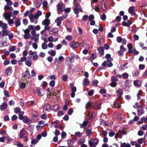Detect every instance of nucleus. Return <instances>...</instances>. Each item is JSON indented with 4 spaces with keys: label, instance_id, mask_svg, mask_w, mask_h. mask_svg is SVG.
<instances>
[{
    "label": "nucleus",
    "instance_id": "nucleus-26",
    "mask_svg": "<svg viewBox=\"0 0 147 147\" xmlns=\"http://www.w3.org/2000/svg\"><path fill=\"white\" fill-rule=\"evenodd\" d=\"M20 21V19L19 18H16L15 20V24L16 26H19L20 25L21 23Z\"/></svg>",
    "mask_w": 147,
    "mask_h": 147
},
{
    "label": "nucleus",
    "instance_id": "nucleus-14",
    "mask_svg": "<svg viewBox=\"0 0 147 147\" xmlns=\"http://www.w3.org/2000/svg\"><path fill=\"white\" fill-rule=\"evenodd\" d=\"M3 15L6 20L10 19L11 17V14L8 13H4L3 14Z\"/></svg>",
    "mask_w": 147,
    "mask_h": 147
},
{
    "label": "nucleus",
    "instance_id": "nucleus-45",
    "mask_svg": "<svg viewBox=\"0 0 147 147\" xmlns=\"http://www.w3.org/2000/svg\"><path fill=\"white\" fill-rule=\"evenodd\" d=\"M145 139V138H140L138 140V142L140 144H142L143 142H144Z\"/></svg>",
    "mask_w": 147,
    "mask_h": 147
},
{
    "label": "nucleus",
    "instance_id": "nucleus-55",
    "mask_svg": "<svg viewBox=\"0 0 147 147\" xmlns=\"http://www.w3.org/2000/svg\"><path fill=\"white\" fill-rule=\"evenodd\" d=\"M122 38L120 36H118L117 38V41L119 43H121L122 40Z\"/></svg>",
    "mask_w": 147,
    "mask_h": 147
},
{
    "label": "nucleus",
    "instance_id": "nucleus-15",
    "mask_svg": "<svg viewBox=\"0 0 147 147\" xmlns=\"http://www.w3.org/2000/svg\"><path fill=\"white\" fill-rule=\"evenodd\" d=\"M8 5H6L4 7V10H8L10 12H11L13 10V8Z\"/></svg>",
    "mask_w": 147,
    "mask_h": 147
},
{
    "label": "nucleus",
    "instance_id": "nucleus-40",
    "mask_svg": "<svg viewBox=\"0 0 147 147\" xmlns=\"http://www.w3.org/2000/svg\"><path fill=\"white\" fill-rule=\"evenodd\" d=\"M53 108L54 111H57L59 108V106L58 104H56L53 107Z\"/></svg>",
    "mask_w": 147,
    "mask_h": 147
},
{
    "label": "nucleus",
    "instance_id": "nucleus-13",
    "mask_svg": "<svg viewBox=\"0 0 147 147\" xmlns=\"http://www.w3.org/2000/svg\"><path fill=\"white\" fill-rule=\"evenodd\" d=\"M0 27L3 29H6L7 28V26L6 24L3 23L2 21H0Z\"/></svg>",
    "mask_w": 147,
    "mask_h": 147
},
{
    "label": "nucleus",
    "instance_id": "nucleus-18",
    "mask_svg": "<svg viewBox=\"0 0 147 147\" xmlns=\"http://www.w3.org/2000/svg\"><path fill=\"white\" fill-rule=\"evenodd\" d=\"M42 23L43 25H49L50 24V21L49 19H46L42 21Z\"/></svg>",
    "mask_w": 147,
    "mask_h": 147
},
{
    "label": "nucleus",
    "instance_id": "nucleus-12",
    "mask_svg": "<svg viewBox=\"0 0 147 147\" xmlns=\"http://www.w3.org/2000/svg\"><path fill=\"white\" fill-rule=\"evenodd\" d=\"M105 57L107 59V61L108 63L107 67H110V55L107 54L105 56Z\"/></svg>",
    "mask_w": 147,
    "mask_h": 147
},
{
    "label": "nucleus",
    "instance_id": "nucleus-29",
    "mask_svg": "<svg viewBox=\"0 0 147 147\" xmlns=\"http://www.w3.org/2000/svg\"><path fill=\"white\" fill-rule=\"evenodd\" d=\"M135 8L134 6L130 7L128 9V12L130 13H134Z\"/></svg>",
    "mask_w": 147,
    "mask_h": 147
},
{
    "label": "nucleus",
    "instance_id": "nucleus-6",
    "mask_svg": "<svg viewBox=\"0 0 147 147\" xmlns=\"http://www.w3.org/2000/svg\"><path fill=\"white\" fill-rule=\"evenodd\" d=\"M70 47L73 49L77 48L79 46V44L78 42L73 41L71 42L69 44Z\"/></svg>",
    "mask_w": 147,
    "mask_h": 147
},
{
    "label": "nucleus",
    "instance_id": "nucleus-59",
    "mask_svg": "<svg viewBox=\"0 0 147 147\" xmlns=\"http://www.w3.org/2000/svg\"><path fill=\"white\" fill-rule=\"evenodd\" d=\"M91 107V103L90 102H88L86 105L85 108L86 109H87Z\"/></svg>",
    "mask_w": 147,
    "mask_h": 147
},
{
    "label": "nucleus",
    "instance_id": "nucleus-34",
    "mask_svg": "<svg viewBox=\"0 0 147 147\" xmlns=\"http://www.w3.org/2000/svg\"><path fill=\"white\" fill-rule=\"evenodd\" d=\"M139 73V71L138 70H134L132 73V75L133 76H138Z\"/></svg>",
    "mask_w": 147,
    "mask_h": 147
},
{
    "label": "nucleus",
    "instance_id": "nucleus-3",
    "mask_svg": "<svg viewBox=\"0 0 147 147\" xmlns=\"http://www.w3.org/2000/svg\"><path fill=\"white\" fill-rule=\"evenodd\" d=\"M99 140L97 138H95L93 140L91 139L88 141V144L91 147L96 146L98 144Z\"/></svg>",
    "mask_w": 147,
    "mask_h": 147
},
{
    "label": "nucleus",
    "instance_id": "nucleus-23",
    "mask_svg": "<svg viewBox=\"0 0 147 147\" xmlns=\"http://www.w3.org/2000/svg\"><path fill=\"white\" fill-rule=\"evenodd\" d=\"M42 14V12L38 10V11L36 14L35 15V19H37L39 17L41 16Z\"/></svg>",
    "mask_w": 147,
    "mask_h": 147
},
{
    "label": "nucleus",
    "instance_id": "nucleus-32",
    "mask_svg": "<svg viewBox=\"0 0 147 147\" xmlns=\"http://www.w3.org/2000/svg\"><path fill=\"white\" fill-rule=\"evenodd\" d=\"M107 4L106 2H104L101 4V8L103 11H105L107 9Z\"/></svg>",
    "mask_w": 147,
    "mask_h": 147
},
{
    "label": "nucleus",
    "instance_id": "nucleus-31",
    "mask_svg": "<svg viewBox=\"0 0 147 147\" xmlns=\"http://www.w3.org/2000/svg\"><path fill=\"white\" fill-rule=\"evenodd\" d=\"M24 114V112L23 111H22L19 114L18 117L20 119L23 120L24 118L25 117H24L23 116Z\"/></svg>",
    "mask_w": 147,
    "mask_h": 147
},
{
    "label": "nucleus",
    "instance_id": "nucleus-30",
    "mask_svg": "<svg viewBox=\"0 0 147 147\" xmlns=\"http://www.w3.org/2000/svg\"><path fill=\"white\" fill-rule=\"evenodd\" d=\"M129 53L132 54L134 55H137L139 53V52L137 51L135 49H132L131 53L129 52Z\"/></svg>",
    "mask_w": 147,
    "mask_h": 147
},
{
    "label": "nucleus",
    "instance_id": "nucleus-57",
    "mask_svg": "<svg viewBox=\"0 0 147 147\" xmlns=\"http://www.w3.org/2000/svg\"><path fill=\"white\" fill-rule=\"evenodd\" d=\"M141 129L143 130H147V125L146 124L143 125L141 127Z\"/></svg>",
    "mask_w": 147,
    "mask_h": 147
},
{
    "label": "nucleus",
    "instance_id": "nucleus-49",
    "mask_svg": "<svg viewBox=\"0 0 147 147\" xmlns=\"http://www.w3.org/2000/svg\"><path fill=\"white\" fill-rule=\"evenodd\" d=\"M30 34H26L24 35V37L25 39H27L30 38Z\"/></svg>",
    "mask_w": 147,
    "mask_h": 147
},
{
    "label": "nucleus",
    "instance_id": "nucleus-21",
    "mask_svg": "<svg viewBox=\"0 0 147 147\" xmlns=\"http://www.w3.org/2000/svg\"><path fill=\"white\" fill-rule=\"evenodd\" d=\"M89 84V80L87 78H84V83L83 85L84 86H86Z\"/></svg>",
    "mask_w": 147,
    "mask_h": 147
},
{
    "label": "nucleus",
    "instance_id": "nucleus-35",
    "mask_svg": "<svg viewBox=\"0 0 147 147\" xmlns=\"http://www.w3.org/2000/svg\"><path fill=\"white\" fill-rule=\"evenodd\" d=\"M5 138L6 140V142L7 143H9L13 140V139L9 136L5 137Z\"/></svg>",
    "mask_w": 147,
    "mask_h": 147
},
{
    "label": "nucleus",
    "instance_id": "nucleus-16",
    "mask_svg": "<svg viewBox=\"0 0 147 147\" xmlns=\"http://www.w3.org/2000/svg\"><path fill=\"white\" fill-rule=\"evenodd\" d=\"M23 120V121L24 123H26L28 124H29L30 123V119L26 116L25 117Z\"/></svg>",
    "mask_w": 147,
    "mask_h": 147
},
{
    "label": "nucleus",
    "instance_id": "nucleus-43",
    "mask_svg": "<svg viewBox=\"0 0 147 147\" xmlns=\"http://www.w3.org/2000/svg\"><path fill=\"white\" fill-rule=\"evenodd\" d=\"M92 133V131L91 129H88L86 130V134L87 136H89Z\"/></svg>",
    "mask_w": 147,
    "mask_h": 147
},
{
    "label": "nucleus",
    "instance_id": "nucleus-38",
    "mask_svg": "<svg viewBox=\"0 0 147 147\" xmlns=\"http://www.w3.org/2000/svg\"><path fill=\"white\" fill-rule=\"evenodd\" d=\"M101 104L99 103L97 105L93 107V108L95 110L99 109H100Z\"/></svg>",
    "mask_w": 147,
    "mask_h": 147
},
{
    "label": "nucleus",
    "instance_id": "nucleus-11",
    "mask_svg": "<svg viewBox=\"0 0 147 147\" xmlns=\"http://www.w3.org/2000/svg\"><path fill=\"white\" fill-rule=\"evenodd\" d=\"M97 50L98 52V54L102 55H103L104 54V48L102 47H100L98 48Z\"/></svg>",
    "mask_w": 147,
    "mask_h": 147
},
{
    "label": "nucleus",
    "instance_id": "nucleus-20",
    "mask_svg": "<svg viewBox=\"0 0 147 147\" xmlns=\"http://www.w3.org/2000/svg\"><path fill=\"white\" fill-rule=\"evenodd\" d=\"M2 32L3 35V37L5 36H8L10 32L8 30L5 29L2 30Z\"/></svg>",
    "mask_w": 147,
    "mask_h": 147
},
{
    "label": "nucleus",
    "instance_id": "nucleus-28",
    "mask_svg": "<svg viewBox=\"0 0 147 147\" xmlns=\"http://www.w3.org/2000/svg\"><path fill=\"white\" fill-rule=\"evenodd\" d=\"M35 15H34L33 14H30L29 16V18L30 19V21L31 22H33L34 21V18L35 19Z\"/></svg>",
    "mask_w": 147,
    "mask_h": 147
},
{
    "label": "nucleus",
    "instance_id": "nucleus-48",
    "mask_svg": "<svg viewBox=\"0 0 147 147\" xmlns=\"http://www.w3.org/2000/svg\"><path fill=\"white\" fill-rule=\"evenodd\" d=\"M145 65L144 64H140L139 65V68L140 70H143L145 68Z\"/></svg>",
    "mask_w": 147,
    "mask_h": 147
},
{
    "label": "nucleus",
    "instance_id": "nucleus-39",
    "mask_svg": "<svg viewBox=\"0 0 147 147\" xmlns=\"http://www.w3.org/2000/svg\"><path fill=\"white\" fill-rule=\"evenodd\" d=\"M11 67H8L5 70V72L7 75L11 73Z\"/></svg>",
    "mask_w": 147,
    "mask_h": 147
},
{
    "label": "nucleus",
    "instance_id": "nucleus-58",
    "mask_svg": "<svg viewBox=\"0 0 147 147\" xmlns=\"http://www.w3.org/2000/svg\"><path fill=\"white\" fill-rule=\"evenodd\" d=\"M47 82L45 81H43L41 84V86L42 87H45L47 86Z\"/></svg>",
    "mask_w": 147,
    "mask_h": 147
},
{
    "label": "nucleus",
    "instance_id": "nucleus-27",
    "mask_svg": "<svg viewBox=\"0 0 147 147\" xmlns=\"http://www.w3.org/2000/svg\"><path fill=\"white\" fill-rule=\"evenodd\" d=\"M127 47L128 49V52L131 53L132 51V49L133 48V46L132 44L130 43H129L127 45Z\"/></svg>",
    "mask_w": 147,
    "mask_h": 147
},
{
    "label": "nucleus",
    "instance_id": "nucleus-1",
    "mask_svg": "<svg viewBox=\"0 0 147 147\" xmlns=\"http://www.w3.org/2000/svg\"><path fill=\"white\" fill-rule=\"evenodd\" d=\"M36 31L34 30H32L31 32V34L32 37L31 39L32 40H34V41L36 42L38 40L39 35L38 34H36Z\"/></svg>",
    "mask_w": 147,
    "mask_h": 147
},
{
    "label": "nucleus",
    "instance_id": "nucleus-52",
    "mask_svg": "<svg viewBox=\"0 0 147 147\" xmlns=\"http://www.w3.org/2000/svg\"><path fill=\"white\" fill-rule=\"evenodd\" d=\"M138 115H141L144 113V111L142 109H138Z\"/></svg>",
    "mask_w": 147,
    "mask_h": 147
},
{
    "label": "nucleus",
    "instance_id": "nucleus-53",
    "mask_svg": "<svg viewBox=\"0 0 147 147\" xmlns=\"http://www.w3.org/2000/svg\"><path fill=\"white\" fill-rule=\"evenodd\" d=\"M55 82L54 81L52 80L50 81L49 83V85L52 87H53L55 86Z\"/></svg>",
    "mask_w": 147,
    "mask_h": 147
},
{
    "label": "nucleus",
    "instance_id": "nucleus-62",
    "mask_svg": "<svg viewBox=\"0 0 147 147\" xmlns=\"http://www.w3.org/2000/svg\"><path fill=\"white\" fill-rule=\"evenodd\" d=\"M95 116V114L93 113H91L90 117L89 118L91 120H93L94 119Z\"/></svg>",
    "mask_w": 147,
    "mask_h": 147
},
{
    "label": "nucleus",
    "instance_id": "nucleus-4",
    "mask_svg": "<svg viewBox=\"0 0 147 147\" xmlns=\"http://www.w3.org/2000/svg\"><path fill=\"white\" fill-rule=\"evenodd\" d=\"M20 138L23 139L26 142H27L28 141V139L27 138V136L25 134V131L24 129H22L20 131Z\"/></svg>",
    "mask_w": 147,
    "mask_h": 147
},
{
    "label": "nucleus",
    "instance_id": "nucleus-63",
    "mask_svg": "<svg viewBox=\"0 0 147 147\" xmlns=\"http://www.w3.org/2000/svg\"><path fill=\"white\" fill-rule=\"evenodd\" d=\"M94 18V16L92 15H90L89 16L88 18L89 21H90L92 20H93V19Z\"/></svg>",
    "mask_w": 147,
    "mask_h": 147
},
{
    "label": "nucleus",
    "instance_id": "nucleus-56",
    "mask_svg": "<svg viewBox=\"0 0 147 147\" xmlns=\"http://www.w3.org/2000/svg\"><path fill=\"white\" fill-rule=\"evenodd\" d=\"M47 45L45 43H43L42 45V48L43 49H47Z\"/></svg>",
    "mask_w": 147,
    "mask_h": 147
},
{
    "label": "nucleus",
    "instance_id": "nucleus-42",
    "mask_svg": "<svg viewBox=\"0 0 147 147\" xmlns=\"http://www.w3.org/2000/svg\"><path fill=\"white\" fill-rule=\"evenodd\" d=\"M48 53L49 54L52 56H54L56 55V52L52 50L51 51H49Z\"/></svg>",
    "mask_w": 147,
    "mask_h": 147
},
{
    "label": "nucleus",
    "instance_id": "nucleus-22",
    "mask_svg": "<svg viewBox=\"0 0 147 147\" xmlns=\"http://www.w3.org/2000/svg\"><path fill=\"white\" fill-rule=\"evenodd\" d=\"M142 90H140L137 94V97L138 99L140 100L142 97H143V96L142 95Z\"/></svg>",
    "mask_w": 147,
    "mask_h": 147
},
{
    "label": "nucleus",
    "instance_id": "nucleus-5",
    "mask_svg": "<svg viewBox=\"0 0 147 147\" xmlns=\"http://www.w3.org/2000/svg\"><path fill=\"white\" fill-rule=\"evenodd\" d=\"M112 82L111 83V86L114 87L117 85L116 82L118 81V79L116 76H113L111 79Z\"/></svg>",
    "mask_w": 147,
    "mask_h": 147
},
{
    "label": "nucleus",
    "instance_id": "nucleus-54",
    "mask_svg": "<svg viewBox=\"0 0 147 147\" xmlns=\"http://www.w3.org/2000/svg\"><path fill=\"white\" fill-rule=\"evenodd\" d=\"M87 121H85L83 122L82 124H81L80 125V128H81L83 127L86 126L87 124Z\"/></svg>",
    "mask_w": 147,
    "mask_h": 147
},
{
    "label": "nucleus",
    "instance_id": "nucleus-60",
    "mask_svg": "<svg viewBox=\"0 0 147 147\" xmlns=\"http://www.w3.org/2000/svg\"><path fill=\"white\" fill-rule=\"evenodd\" d=\"M5 1L6 2L7 5H8L10 6H11L12 5V2L10 0H6Z\"/></svg>",
    "mask_w": 147,
    "mask_h": 147
},
{
    "label": "nucleus",
    "instance_id": "nucleus-41",
    "mask_svg": "<svg viewBox=\"0 0 147 147\" xmlns=\"http://www.w3.org/2000/svg\"><path fill=\"white\" fill-rule=\"evenodd\" d=\"M121 146V147H131L129 144H126L125 143H123L122 144Z\"/></svg>",
    "mask_w": 147,
    "mask_h": 147
},
{
    "label": "nucleus",
    "instance_id": "nucleus-10",
    "mask_svg": "<svg viewBox=\"0 0 147 147\" xmlns=\"http://www.w3.org/2000/svg\"><path fill=\"white\" fill-rule=\"evenodd\" d=\"M7 107V104L6 102H4L2 103L0 106V109L1 111L6 109Z\"/></svg>",
    "mask_w": 147,
    "mask_h": 147
},
{
    "label": "nucleus",
    "instance_id": "nucleus-19",
    "mask_svg": "<svg viewBox=\"0 0 147 147\" xmlns=\"http://www.w3.org/2000/svg\"><path fill=\"white\" fill-rule=\"evenodd\" d=\"M25 64L28 67H30L31 66L32 63L31 61V59H28L25 62Z\"/></svg>",
    "mask_w": 147,
    "mask_h": 147
},
{
    "label": "nucleus",
    "instance_id": "nucleus-61",
    "mask_svg": "<svg viewBox=\"0 0 147 147\" xmlns=\"http://www.w3.org/2000/svg\"><path fill=\"white\" fill-rule=\"evenodd\" d=\"M94 9L95 11L97 12H98L99 11L100 9L99 7V5H97L95 6Z\"/></svg>",
    "mask_w": 147,
    "mask_h": 147
},
{
    "label": "nucleus",
    "instance_id": "nucleus-36",
    "mask_svg": "<svg viewBox=\"0 0 147 147\" xmlns=\"http://www.w3.org/2000/svg\"><path fill=\"white\" fill-rule=\"evenodd\" d=\"M74 12L75 14H78V11H80L82 12V10L80 8L78 7V8H75L74 9Z\"/></svg>",
    "mask_w": 147,
    "mask_h": 147
},
{
    "label": "nucleus",
    "instance_id": "nucleus-33",
    "mask_svg": "<svg viewBox=\"0 0 147 147\" xmlns=\"http://www.w3.org/2000/svg\"><path fill=\"white\" fill-rule=\"evenodd\" d=\"M74 135L76 137H80L82 135V133L79 131H76Z\"/></svg>",
    "mask_w": 147,
    "mask_h": 147
},
{
    "label": "nucleus",
    "instance_id": "nucleus-37",
    "mask_svg": "<svg viewBox=\"0 0 147 147\" xmlns=\"http://www.w3.org/2000/svg\"><path fill=\"white\" fill-rule=\"evenodd\" d=\"M47 79L48 80H55L56 77L54 75H52L50 76H49L47 77Z\"/></svg>",
    "mask_w": 147,
    "mask_h": 147
},
{
    "label": "nucleus",
    "instance_id": "nucleus-64",
    "mask_svg": "<svg viewBox=\"0 0 147 147\" xmlns=\"http://www.w3.org/2000/svg\"><path fill=\"white\" fill-rule=\"evenodd\" d=\"M7 21H8L9 24L10 25L13 24V21L12 19H9Z\"/></svg>",
    "mask_w": 147,
    "mask_h": 147
},
{
    "label": "nucleus",
    "instance_id": "nucleus-51",
    "mask_svg": "<svg viewBox=\"0 0 147 147\" xmlns=\"http://www.w3.org/2000/svg\"><path fill=\"white\" fill-rule=\"evenodd\" d=\"M21 111V109L19 107H17L14 109V112L16 113H20Z\"/></svg>",
    "mask_w": 147,
    "mask_h": 147
},
{
    "label": "nucleus",
    "instance_id": "nucleus-2",
    "mask_svg": "<svg viewBox=\"0 0 147 147\" xmlns=\"http://www.w3.org/2000/svg\"><path fill=\"white\" fill-rule=\"evenodd\" d=\"M57 12L59 14H61L60 11H63L65 8V5L63 3H59L57 5Z\"/></svg>",
    "mask_w": 147,
    "mask_h": 147
},
{
    "label": "nucleus",
    "instance_id": "nucleus-47",
    "mask_svg": "<svg viewBox=\"0 0 147 147\" xmlns=\"http://www.w3.org/2000/svg\"><path fill=\"white\" fill-rule=\"evenodd\" d=\"M123 77L125 79L129 77V75L126 73H124L122 74Z\"/></svg>",
    "mask_w": 147,
    "mask_h": 147
},
{
    "label": "nucleus",
    "instance_id": "nucleus-9",
    "mask_svg": "<svg viewBox=\"0 0 147 147\" xmlns=\"http://www.w3.org/2000/svg\"><path fill=\"white\" fill-rule=\"evenodd\" d=\"M116 93L118 97H121L123 94V90L121 88L119 89L116 91Z\"/></svg>",
    "mask_w": 147,
    "mask_h": 147
},
{
    "label": "nucleus",
    "instance_id": "nucleus-25",
    "mask_svg": "<svg viewBox=\"0 0 147 147\" xmlns=\"http://www.w3.org/2000/svg\"><path fill=\"white\" fill-rule=\"evenodd\" d=\"M31 76L29 73L28 69H27L25 72V74L24 75V77L26 78H30Z\"/></svg>",
    "mask_w": 147,
    "mask_h": 147
},
{
    "label": "nucleus",
    "instance_id": "nucleus-44",
    "mask_svg": "<svg viewBox=\"0 0 147 147\" xmlns=\"http://www.w3.org/2000/svg\"><path fill=\"white\" fill-rule=\"evenodd\" d=\"M43 6L45 7V8L48 7V3L46 1H44L42 2Z\"/></svg>",
    "mask_w": 147,
    "mask_h": 147
},
{
    "label": "nucleus",
    "instance_id": "nucleus-7",
    "mask_svg": "<svg viewBox=\"0 0 147 147\" xmlns=\"http://www.w3.org/2000/svg\"><path fill=\"white\" fill-rule=\"evenodd\" d=\"M32 118L35 122L37 121L38 118V113L36 111L33 112Z\"/></svg>",
    "mask_w": 147,
    "mask_h": 147
},
{
    "label": "nucleus",
    "instance_id": "nucleus-50",
    "mask_svg": "<svg viewBox=\"0 0 147 147\" xmlns=\"http://www.w3.org/2000/svg\"><path fill=\"white\" fill-rule=\"evenodd\" d=\"M119 134H120L121 136L124 135L126 134L125 131V130H119Z\"/></svg>",
    "mask_w": 147,
    "mask_h": 147
},
{
    "label": "nucleus",
    "instance_id": "nucleus-24",
    "mask_svg": "<svg viewBox=\"0 0 147 147\" xmlns=\"http://www.w3.org/2000/svg\"><path fill=\"white\" fill-rule=\"evenodd\" d=\"M134 85L138 87H140L141 85L140 82L138 80H135L134 82Z\"/></svg>",
    "mask_w": 147,
    "mask_h": 147
},
{
    "label": "nucleus",
    "instance_id": "nucleus-17",
    "mask_svg": "<svg viewBox=\"0 0 147 147\" xmlns=\"http://www.w3.org/2000/svg\"><path fill=\"white\" fill-rule=\"evenodd\" d=\"M113 108H119L121 107V105L120 103H118L115 101L113 104L112 106Z\"/></svg>",
    "mask_w": 147,
    "mask_h": 147
},
{
    "label": "nucleus",
    "instance_id": "nucleus-8",
    "mask_svg": "<svg viewBox=\"0 0 147 147\" xmlns=\"http://www.w3.org/2000/svg\"><path fill=\"white\" fill-rule=\"evenodd\" d=\"M50 109V107L49 104H46L43 107V111L44 112H48Z\"/></svg>",
    "mask_w": 147,
    "mask_h": 147
},
{
    "label": "nucleus",
    "instance_id": "nucleus-46",
    "mask_svg": "<svg viewBox=\"0 0 147 147\" xmlns=\"http://www.w3.org/2000/svg\"><path fill=\"white\" fill-rule=\"evenodd\" d=\"M55 22L57 23V26H59L61 24V22L58 18H57L55 20Z\"/></svg>",
    "mask_w": 147,
    "mask_h": 147
}]
</instances>
